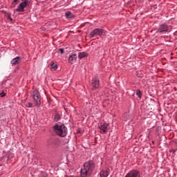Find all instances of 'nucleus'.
<instances>
[{
  "instance_id": "f257e3e1",
  "label": "nucleus",
  "mask_w": 177,
  "mask_h": 177,
  "mask_svg": "<svg viewBox=\"0 0 177 177\" xmlns=\"http://www.w3.org/2000/svg\"><path fill=\"white\" fill-rule=\"evenodd\" d=\"M95 168V163L93 161H88L84 164V168L81 169L80 174L82 177L89 176Z\"/></svg>"
},
{
  "instance_id": "f03ea898",
  "label": "nucleus",
  "mask_w": 177,
  "mask_h": 177,
  "mask_svg": "<svg viewBox=\"0 0 177 177\" xmlns=\"http://www.w3.org/2000/svg\"><path fill=\"white\" fill-rule=\"evenodd\" d=\"M54 132L58 136L64 138L67 136V127L64 124H55L53 127Z\"/></svg>"
},
{
  "instance_id": "7ed1b4c3",
  "label": "nucleus",
  "mask_w": 177,
  "mask_h": 177,
  "mask_svg": "<svg viewBox=\"0 0 177 177\" xmlns=\"http://www.w3.org/2000/svg\"><path fill=\"white\" fill-rule=\"evenodd\" d=\"M96 35H98V37H104L106 35V30L102 28H95L89 34V37L95 38Z\"/></svg>"
},
{
  "instance_id": "20e7f679",
  "label": "nucleus",
  "mask_w": 177,
  "mask_h": 177,
  "mask_svg": "<svg viewBox=\"0 0 177 177\" xmlns=\"http://www.w3.org/2000/svg\"><path fill=\"white\" fill-rule=\"evenodd\" d=\"M33 100L35 102V106H41V95L38 91H35L33 92Z\"/></svg>"
},
{
  "instance_id": "39448f33",
  "label": "nucleus",
  "mask_w": 177,
  "mask_h": 177,
  "mask_svg": "<svg viewBox=\"0 0 177 177\" xmlns=\"http://www.w3.org/2000/svg\"><path fill=\"white\" fill-rule=\"evenodd\" d=\"M92 90L99 89L100 88V80L97 77H94L91 80Z\"/></svg>"
},
{
  "instance_id": "423d86ee",
  "label": "nucleus",
  "mask_w": 177,
  "mask_h": 177,
  "mask_svg": "<svg viewBox=\"0 0 177 177\" xmlns=\"http://www.w3.org/2000/svg\"><path fill=\"white\" fill-rule=\"evenodd\" d=\"M98 128H100L101 133H106L109 129V124L104 122H100L98 124Z\"/></svg>"
},
{
  "instance_id": "0eeeda50",
  "label": "nucleus",
  "mask_w": 177,
  "mask_h": 177,
  "mask_svg": "<svg viewBox=\"0 0 177 177\" xmlns=\"http://www.w3.org/2000/svg\"><path fill=\"white\" fill-rule=\"evenodd\" d=\"M28 3H30V1H22L21 3H19L18 8L16 9V11L17 12H24V8H27V6H28Z\"/></svg>"
},
{
  "instance_id": "6e6552de",
  "label": "nucleus",
  "mask_w": 177,
  "mask_h": 177,
  "mask_svg": "<svg viewBox=\"0 0 177 177\" xmlns=\"http://www.w3.org/2000/svg\"><path fill=\"white\" fill-rule=\"evenodd\" d=\"M168 31H169V26L167 24L160 25L157 30V32H160V34H165V32H168Z\"/></svg>"
},
{
  "instance_id": "1a4fd4ad",
  "label": "nucleus",
  "mask_w": 177,
  "mask_h": 177,
  "mask_svg": "<svg viewBox=\"0 0 177 177\" xmlns=\"http://www.w3.org/2000/svg\"><path fill=\"white\" fill-rule=\"evenodd\" d=\"M140 176V173L138 170L130 171L124 177H139Z\"/></svg>"
},
{
  "instance_id": "9d476101",
  "label": "nucleus",
  "mask_w": 177,
  "mask_h": 177,
  "mask_svg": "<svg viewBox=\"0 0 177 177\" xmlns=\"http://www.w3.org/2000/svg\"><path fill=\"white\" fill-rule=\"evenodd\" d=\"M22 60L23 59L21 57H17L12 59L10 63L12 66H17L18 64H20L21 63Z\"/></svg>"
},
{
  "instance_id": "9b49d317",
  "label": "nucleus",
  "mask_w": 177,
  "mask_h": 177,
  "mask_svg": "<svg viewBox=\"0 0 177 177\" xmlns=\"http://www.w3.org/2000/svg\"><path fill=\"white\" fill-rule=\"evenodd\" d=\"M77 62V54H73L72 55L69 56L68 57V63L71 64H74Z\"/></svg>"
},
{
  "instance_id": "f8f14e48",
  "label": "nucleus",
  "mask_w": 177,
  "mask_h": 177,
  "mask_svg": "<svg viewBox=\"0 0 177 177\" xmlns=\"http://www.w3.org/2000/svg\"><path fill=\"white\" fill-rule=\"evenodd\" d=\"M109 172H110V170L109 169H106L105 170H102L100 172V176L101 177H108Z\"/></svg>"
},
{
  "instance_id": "ddd939ff",
  "label": "nucleus",
  "mask_w": 177,
  "mask_h": 177,
  "mask_svg": "<svg viewBox=\"0 0 177 177\" xmlns=\"http://www.w3.org/2000/svg\"><path fill=\"white\" fill-rule=\"evenodd\" d=\"M65 17H66V19H73L74 17V15H73V13H71V12L68 11L65 13Z\"/></svg>"
},
{
  "instance_id": "4468645a",
  "label": "nucleus",
  "mask_w": 177,
  "mask_h": 177,
  "mask_svg": "<svg viewBox=\"0 0 177 177\" xmlns=\"http://www.w3.org/2000/svg\"><path fill=\"white\" fill-rule=\"evenodd\" d=\"M88 56V53L83 52V53H79L78 57L79 59H82L84 57H86Z\"/></svg>"
},
{
  "instance_id": "2eb2a0df",
  "label": "nucleus",
  "mask_w": 177,
  "mask_h": 177,
  "mask_svg": "<svg viewBox=\"0 0 177 177\" xmlns=\"http://www.w3.org/2000/svg\"><path fill=\"white\" fill-rule=\"evenodd\" d=\"M3 13H5L6 17H7V19L10 20V21H13V19H12V17H10V13L6 12V11H3Z\"/></svg>"
},
{
  "instance_id": "dca6fc26",
  "label": "nucleus",
  "mask_w": 177,
  "mask_h": 177,
  "mask_svg": "<svg viewBox=\"0 0 177 177\" xmlns=\"http://www.w3.org/2000/svg\"><path fill=\"white\" fill-rule=\"evenodd\" d=\"M60 120V115H59V113H56L54 116V121H55V122H57V121H59Z\"/></svg>"
},
{
  "instance_id": "f3484780",
  "label": "nucleus",
  "mask_w": 177,
  "mask_h": 177,
  "mask_svg": "<svg viewBox=\"0 0 177 177\" xmlns=\"http://www.w3.org/2000/svg\"><path fill=\"white\" fill-rule=\"evenodd\" d=\"M50 66L53 70H57V65L55 64V62H51Z\"/></svg>"
},
{
  "instance_id": "a211bd4d",
  "label": "nucleus",
  "mask_w": 177,
  "mask_h": 177,
  "mask_svg": "<svg viewBox=\"0 0 177 177\" xmlns=\"http://www.w3.org/2000/svg\"><path fill=\"white\" fill-rule=\"evenodd\" d=\"M136 95H137V96H138L140 99H141V97H142V93L140 92V90H137V91H136Z\"/></svg>"
},
{
  "instance_id": "6ab92c4d",
  "label": "nucleus",
  "mask_w": 177,
  "mask_h": 177,
  "mask_svg": "<svg viewBox=\"0 0 177 177\" xmlns=\"http://www.w3.org/2000/svg\"><path fill=\"white\" fill-rule=\"evenodd\" d=\"M26 107H28V108H31L32 107V103L31 102H28L26 104Z\"/></svg>"
},
{
  "instance_id": "aec40b11",
  "label": "nucleus",
  "mask_w": 177,
  "mask_h": 177,
  "mask_svg": "<svg viewBox=\"0 0 177 177\" xmlns=\"http://www.w3.org/2000/svg\"><path fill=\"white\" fill-rule=\"evenodd\" d=\"M59 52L61 53L62 55H63L64 53V50L63 48H59Z\"/></svg>"
},
{
  "instance_id": "412c9836",
  "label": "nucleus",
  "mask_w": 177,
  "mask_h": 177,
  "mask_svg": "<svg viewBox=\"0 0 177 177\" xmlns=\"http://www.w3.org/2000/svg\"><path fill=\"white\" fill-rule=\"evenodd\" d=\"M6 95V94L5 93H3V92H2V93H0L1 97H5Z\"/></svg>"
},
{
  "instance_id": "4be33fe9",
  "label": "nucleus",
  "mask_w": 177,
  "mask_h": 177,
  "mask_svg": "<svg viewBox=\"0 0 177 177\" xmlns=\"http://www.w3.org/2000/svg\"><path fill=\"white\" fill-rule=\"evenodd\" d=\"M17 2H19V0H14V3H15V5H17Z\"/></svg>"
},
{
  "instance_id": "5701e85b",
  "label": "nucleus",
  "mask_w": 177,
  "mask_h": 177,
  "mask_svg": "<svg viewBox=\"0 0 177 177\" xmlns=\"http://www.w3.org/2000/svg\"><path fill=\"white\" fill-rule=\"evenodd\" d=\"M48 102L50 104V100H49V98H47Z\"/></svg>"
},
{
  "instance_id": "b1692460",
  "label": "nucleus",
  "mask_w": 177,
  "mask_h": 177,
  "mask_svg": "<svg viewBox=\"0 0 177 177\" xmlns=\"http://www.w3.org/2000/svg\"><path fill=\"white\" fill-rule=\"evenodd\" d=\"M22 1H24H24H28V0H22Z\"/></svg>"
},
{
  "instance_id": "393cba45",
  "label": "nucleus",
  "mask_w": 177,
  "mask_h": 177,
  "mask_svg": "<svg viewBox=\"0 0 177 177\" xmlns=\"http://www.w3.org/2000/svg\"><path fill=\"white\" fill-rule=\"evenodd\" d=\"M176 32H177V31H176Z\"/></svg>"
}]
</instances>
